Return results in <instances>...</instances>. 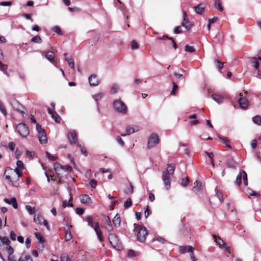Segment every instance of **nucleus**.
<instances>
[{
    "label": "nucleus",
    "mask_w": 261,
    "mask_h": 261,
    "mask_svg": "<svg viewBox=\"0 0 261 261\" xmlns=\"http://www.w3.org/2000/svg\"><path fill=\"white\" fill-rule=\"evenodd\" d=\"M61 261H71V259L68 255L62 254L61 255Z\"/></svg>",
    "instance_id": "44"
},
{
    "label": "nucleus",
    "mask_w": 261,
    "mask_h": 261,
    "mask_svg": "<svg viewBox=\"0 0 261 261\" xmlns=\"http://www.w3.org/2000/svg\"><path fill=\"white\" fill-rule=\"evenodd\" d=\"M26 210L30 215H32L35 213V210L34 207H32L30 205H27L25 206Z\"/></svg>",
    "instance_id": "38"
},
{
    "label": "nucleus",
    "mask_w": 261,
    "mask_h": 261,
    "mask_svg": "<svg viewBox=\"0 0 261 261\" xmlns=\"http://www.w3.org/2000/svg\"><path fill=\"white\" fill-rule=\"evenodd\" d=\"M16 165L17 167L16 168H18L19 170H22L24 168V165L21 161H17Z\"/></svg>",
    "instance_id": "50"
},
{
    "label": "nucleus",
    "mask_w": 261,
    "mask_h": 261,
    "mask_svg": "<svg viewBox=\"0 0 261 261\" xmlns=\"http://www.w3.org/2000/svg\"><path fill=\"white\" fill-rule=\"evenodd\" d=\"M194 248L191 246H181L180 248V252L181 253H185L187 252H190L191 251H193Z\"/></svg>",
    "instance_id": "23"
},
{
    "label": "nucleus",
    "mask_w": 261,
    "mask_h": 261,
    "mask_svg": "<svg viewBox=\"0 0 261 261\" xmlns=\"http://www.w3.org/2000/svg\"><path fill=\"white\" fill-rule=\"evenodd\" d=\"M53 31L57 33V34L61 35V30L60 27L58 25H56L52 29Z\"/></svg>",
    "instance_id": "55"
},
{
    "label": "nucleus",
    "mask_w": 261,
    "mask_h": 261,
    "mask_svg": "<svg viewBox=\"0 0 261 261\" xmlns=\"http://www.w3.org/2000/svg\"><path fill=\"white\" fill-rule=\"evenodd\" d=\"M54 169L56 173L61 176L67 175L68 172L71 171L72 169L70 166H63L58 163L54 164Z\"/></svg>",
    "instance_id": "3"
},
{
    "label": "nucleus",
    "mask_w": 261,
    "mask_h": 261,
    "mask_svg": "<svg viewBox=\"0 0 261 261\" xmlns=\"http://www.w3.org/2000/svg\"><path fill=\"white\" fill-rule=\"evenodd\" d=\"M0 111L5 116H7V112L3 103L0 101Z\"/></svg>",
    "instance_id": "47"
},
{
    "label": "nucleus",
    "mask_w": 261,
    "mask_h": 261,
    "mask_svg": "<svg viewBox=\"0 0 261 261\" xmlns=\"http://www.w3.org/2000/svg\"><path fill=\"white\" fill-rule=\"evenodd\" d=\"M109 240L111 244L114 247L116 248L119 243V240L117 236L113 233H111L109 236Z\"/></svg>",
    "instance_id": "11"
},
{
    "label": "nucleus",
    "mask_w": 261,
    "mask_h": 261,
    "mask_svg": "<svg viewBox=\"0 0 261 261\" xmlns=\"http://www.w3.org/2000/svg\"><path fill=\"white\" fill-rule=\"evenodd\" d=\"M81 202L83 204H90L91 202V198L87 195H83L80 198Z\"/></svg>",
    "instance_id": "18"
},
{
    "label": "nucleus",
    "mask_w": 261,
    "mask_h": 261,
    "mask_svg": "<svg viewBox=\"0 0 261 261\" xmlns=\"http://www.w3.org/2000/svg\"><path fill=\"white\" fill-rule=\"evenodd\" d=\"M89 185L92 188H95L97 186V181L95 179H91L89 181Z\"/></svg>",
    "instance_id": "56"
},
{
    "label": "nucleus",
    "mask_w": 261,
    "mask_h": 261,
    "mask_svg": "<svg viewBox=\"0 0 261 261\" xmlns=\"http://www.w3.org/2000/svg\"><path fill=\"white\" fill-rule=\"evenodd\" d=\"M95 231L96 233L97 238L100 242L103 241L102 234L99 228H94Z\"/></svg>",
    "instance_id": "29"
},
{
    "label": "nucleus",
    "mask_w": 261,
    "mask_h": 261,
    "mask_svg": "<svg viewBox=\"0 0 261 261\" xmlns=\"http://www.w3.org/2000/svg\"><path fill=\"white\" fill-rule=\"evenodd\" d=\"M193 24L190 22L188 19V15L186 12H183V20L181 23V25L185 27L188 31H189L192 27L193 26Z\"/></svg>",
    "instance_id": "7"
},
{
    "label": "nucleus",
    "mask_w": 261,
    "mask_h": 261,
    "mask_svg": "<svg viewBox=\"0 0 261 261\" xmlns=\"http://www.w3.org/2000/svg\"><path fill=\"white\" fill-rule=\"evenodd\" d=\"M104 96V94L101 92H99L98 93H96L95 94H94L92 96V97L95 101H98V100H100L102 98V97Z\"/></svg>",
    "instance_id": "33"
},
{
    "label": "nucleus",
    "mask_w": 261,
    "mask_h": 261,
    "mask_svg": "<svg viewBox=\"0 0 261 261\" xmlns=\"http://www.w3.org/2000/svg\"><path fill=\"white\" fill-rule=\"evenodd\" d=\"M89 83L90 86H95L98 85L99 82L97 76L95 75H91L88 79Z\"/></svg>",
    "instance_id": "15"
},
{
    "label": "nucleus",
    "mask_w": 261,
    "mask_h": 261,
    "mask_svg": "<svg viewBox=\"0 0 261 261\" xmlns=\"http://www.w3.org/2000/svg\"><path fill=\"white\" fill-rule=\"evenodd\" d=\"M216 196L221 202H222L223 201L222 194L220 192H219V191L217 192Z\"/></svg>",
    "instance_id": "61"
},
{
    "label": "nucleus",
    "mask_w": 261,
    "mask_h": 261,
    "mask_svg": "<svg viewBox=\"0 0 261 261\" xmlns=\"http://www.w3.org/2000/svg\"><path fill=\"white\" fill-rule=\"evenodd\" d=\"M36 238L39 240V242L41 243L44 242L45 240L43 237L42 236L40 233L36 232L35 233Z\"/></svg>",
    "instance_id": "41"
},
{
    "label": "nucleus",
    "mask_w": 261,
    "mask_h": 261,
    "mask_svg": "<svg viewBox=\"0 0 261 261\" xmlns=\"http://www.w3.org/2000/svg\"><path fill=\"white\" fill-rule=\"evenodd\" d=\"M253 122L257 125H261V117L259 115H256L252 118Z\"/></svg>",
    "instance_id": "32"
},
{
    "label": "nucleus",
    "mask_w": 261,
    "mask_h": 261,
    "mask_svg": "<svg viewBox=\"0 0 261 261\" xmlns=\"http://www.w3.org/2000/svg\"><path fill=\"white\" fill-rule=\"evenodd\" d=\"M119 89V86L117 84H114L112 86V87H111V93H116L118 92V90Z\"/></svg>",
    "instance_id": "42"
},
{
    "label": "nucleus",
    "mask_w": 261,
    "mask_h": 261,
    "mask_svg": "<svg viewBox=\"0 0 261 261\" xmlns=\"http://www.w3.org/2000/svg\"><path fill=\"white\" fill-rule=\"evenodd\" d=\"M160 141L159 135L156 133H152L148 139L147 148L148 149L155 147Z\"/></svg>",
    "instance_id": "5"
},
{
    "label": "nucleus",
    "mask_w": 261,
    "mask_h": 261,
    "mask_svg": "<svg viewBox=\"0 0 261 261\" xmlns=\"http://www.w3.org/2000/svg\"><path fill=\"white\" fill-rule=\"evenodd\" d=\"M116 140L121 146H123L124 145V142L120 136H118L116 137Z\"/></svg>",
    "instance_id": "57"
},
{
    "label": "nucleus",
    "mask_w": 261,
    "mask_h": 261,
    "mask_svg": "<svg viewBox=\"0 0 261 261\" xmlns=\"http://www.w3.org/2000/svg\"><path fill=\"white\" fill-rule=\"evenodd\" d=\"M242 178H243L242 171L241 173H240L239 175H238L236 178V182L238 185H241L242 182Z\"/></svg>",
    "instance_id": "48"
},
{
    "label": "nucleus",
    "mask_w": 261,
    "mask_h": 261,
    "mask_svg": "<svg viewBox=\"0 0 261 261\" xmlns=\"http://www.w3.org/2000/svg\"><path fill=\"white\" fill-rule=\"evenodd\" d=\"M242 174H243V179L244 184L245 186H247L248 185L247 175L246 173L244 170L242 171Z\"/></svg>",
    "instance_id": "51"
},
{
    "label": "nucleus",
    "mask_w": 261,
    "mask_h": 261,
    "mask_svg": "<svg viewBox=\"0 0 261 261\" xmlns=\"http://www.w3.org/2000/svg\"><path fill=\"white\" fill-rule=\"evenodd\" d=\"M219 139L221 140H222V142L226 145L227 147H228L229 149L231 148V145L230 143V142L227 138H222L221 137H219Z\"/></svg>",
    "instance_id": "31"
},
{
    "label": "nucleus",
    "mask_w": 261,
    "mask_h": 261,
    "mask_svg": "<svg viewBox=\"0 0 261 261\" xmlns=\"http://www.w3.org/2000/svg\"><path fill=\"white\" fill-rule=\"evenodd\" d=\"M15 144L13 142H10L8 144V147L11 150L13 151L15 149Z\"/></svg>",
    "instance_id": "63"
},
{
    "label": "nucleus",
    "mask_w": 261,
    "mask_h": 261,
    "mask_svg": "<svg viewBox=\"0 0 261 261\" xmlns=\"http://www.w3.org/2000/svg\"><path fill=\"white\" fill-rule=\"evenodd\" d=\"M86 220L88 222V225L92 228H93V217L91 216H87L86 217Z\"/></svg>",
    "instance_id": "30"
},
{
    "label": "nucleus",
    "mask_w": 261,
    "mask_h": 261,
    "mask_svg": "<svg viewBox=\"0 0 261 261\" xmlns=\"http://www.w3.org/2000/svg\"><path fill=\"white\" fill-rule=\"evenodd\" d=\"M139 130V126L136 125H128L125 129L126 135H130Z\"/></svg>",
    "instance_id": "14"
},
{
    "label": "nucleus",
    "mask_w": 261,
    "mask_h": 261,
    "mask_svg": "<svg viewBox=\"0 0 261 261\" xmlns=\"http://www.w3.org/2000/svg\"><path fill=\"white\" fill-rule=\"evenodd\" d=\"M194 186L193 187L194 192L195 193H197V192H199V191H200L201 190V187H202L201 182L199 181L196 180L194 182Z\"/></svg>",
    "instance_id": "22"
},
{
    "label": "nucleus",
    "mask_w": 261,
    "mask_h": 261,
    "mask_svg": "<svg viewBox=\"0 0 261 261\" xmlns=\"http://www.w3.org/2000/svg\"><path fill=\"white\" fill-rule=\"evenodd\" d=\"M185 51L189 53H194L195 52V50L193 46L186 45L185 46Z\"/></svg>",
    "instance_id": "49"
},
{
    "label": "nucleus",
    "mask_w": 261,
    "mask_h": 261,
    "mask_svg": "<svg viewBox=\"0 0 261 261\" xmlns=\"http://www.w3.org/2000/svg\"><path fill=\"white\" fill-rule=\"evenodd\" d=\"M6 250L9 255H11L14 251L13 248L9 245L6 247Z\"/></svg>",
    "instance_id": "60"
},
{
    "label": "nucleus",
    "mask_w": 261,
    "mask_h": 261,
    "mask_svg": "<svg viewBox=\"0 0 261 261\" xmlns=\"http://www.w3.org/2000/svg\"><path fill=\"white\" fill-rule=\"evenodd\" d=\"M150 213V211L149 209L148 206H147L146 207V208L145 212H144V216H145V218H147L149 216Z\"/></svg>",
    "instance_id": "62"
},
{
    "label": "nucleus",
    "mask_w": 261,
    "mask_h": 261,
    "mask_svg": "<svg viewBox=\"0 0 261 261\" xmlns=\"http://www.w3.org/2000/svg\"><path fill=\"white\" fill-rule=\"evenodd\" d=\"M31 41L34 43H41L42 39L39 35H36L31 39Z\"/></svg>",
    "instance_id": "39"
},
{
    "label": "nucleus",
    "mask_w": 261,
    "mask_h": 261,
    "mask_svg": "<svg viewBox=\"0 0 261 261\" xmlns=\"http://www.w3.org/2000/svg\"><path fill=\"white\" fill-rule=\"evenodd\" d=\"M181 32V28L180 26L176 27L174 31V33L179 34Z\"/></svg>",
    "instance_id": "64"
},
{
    "label": "nucleus",
    "mask_w": 261,
    "mask_h": 261,
    "mask_svg": "<svg viewBox=\"0 0 261 261\" xmlns=\"http://www.w3.org/2000/svg\"><path fill=\"white\" fill-rule=\"evenodd\" d=\"M250 62L252 64V66L255 68L257 69L259 67V62L258 59L256 57H252L250 58Z\"/></svg>",
    "instance_id": "25"
},
{
    "label": "nucleus",
    "mask_w": 261,
    "mask_h": 261,
    "mask_svg": "<svg viewBox=\"0 0 261 261\" xmlns=\"http://www.w3.org/2000/svg\"><path fill=\"white\" fill-rule=\"evenodd\" d=\"M7 65L3 64L0 61V70H2L5 74L8 75V73L7 71Z\"/></svg>",
    "instance_id": "34"
},
{
    "label": "nucleus",
    "mask_w": 261,
    "mask_h": 261,
    "mask_svg": "<svg viewBox=\"0 0 261 261\" xmlns=\"http://www.w3.org/2000/svg\"><path fill=\"white\" fill-rule=\"evenodd\" d=\"M134 231L137 233V238L138 241L140 242H144L146 239V236L147 235V231L146 228L136 224H134Z\"/></svg>",
    "instance_id": "2"
},
{
    "label": "nucleus",
    "mask_w": 261,
    "mask_h": 261,
    "mask_svg": "<svg viewBox=\"0 0 261 261\" xmlns=\"http://www.w3.org/2000/svg\"><path fill=\"white\" fill-rule=\"evenodd\" d=\"M14 172L17 174L18 177L17 179H13V180H10V184L11 185L15 187H18L19 185V178L22 176V172H21V170H19L18 168H15L14 169Z\"/></svg>",
    "instance_id": "8"
},
{
    "label": "nucleus",
    "mask_w": 261,
    "mask_h": 261,
    "mask_svg": "<svg viewBox=\"0 0 261 261\" xmlns=\"http://www.w3.org/2000/svg\"><path fill=\"white\" fill-rule=\"evenodd\" d=\"M239 95L241 96V97L238 100L240 106L242 109H245L248 107L249 105V101L247 98L242 97L243 95L241 93H240Z\"/></svg>",
    "instance_id": "13"
},
{
    "label": "nucleus",
    "mask_w": 261,
    "mask_h": 261,
    "mask_svg": "<svg viewBox=\"0 0 261 261\" xmlns=\"http://www.w3.org/2000/svg\"><path fill=\"white\" fill-rule=\"evenodd\" d=\"M132 199L129 198L124 202L123 206L125 208H127L132 205Z\"/></svg>",
    "instance_id": "45"
},
{
    "label": "nucleus",
    "mask_w": 261,
    "mask_h": 261,
    "mask_svg": "<svg viewBox=\"0 0 261 261\" xmlns=\"http://www.w3.org/2000/svg\"><path fill=\"white\" fill-rule=\"evenodd\" d=\"M215 63L216 64H217L216 66L219 70H221L223 68V65H224L223 62L220 61V60H219L218 59H216V60H215Z\"/></svg>",
    "instance_id": "37"
},
{
    "label": "nucleus",
    "mask_w": 261,
    "mask_h": 261,
    "mask_svg": "<svg viewBox=\"0 0 261 261\" xmlns=\"http://www.w3.org/2000/svg\"><path fill=\"white\" fill-rule=\"evenodd\" d=\"M11 105L17 111L20 112L21 114H23L24 112L20 110V107L21 106L18 103V102L16 100H13L11 102Z\"/></svg>",
    "instance_id": "19"
},
{
    "label": "nucleus",
    "mask_w": 261,
    "mask_h": 261,
    "mask_svg": "<svg viewBox=\"0 0 261 261\" xmlns=\"http://www.w3.org/2000/svg\"><path fill=\"white\" fill-rule=\"evenodd\" d=\"M113 107L115 111L121 114H126L127 108L125 104L121 100H116L113 102Z\"/></svg>",
    "instance_id": "4"
},
{
    "label": "nucleus",
    "mask_w": 261,
    "mask_h": 261,
    "mask_svg": "<svg viewBox=\"0 0 261 261\" xmlns=\"http://www.w3.org/2000/svg\"><path fill=\"white\" fill-rule=\"evenodd\" d=\"M212 98L219 104L223 102V97L218 94H212Z\"/></svg>",
    "instance_id": "24"
},
{
    "label": "nucleus",
    "mask_w": 261,
    "mask_h": 261,
    "mask_svg": "<svg viewBox=\"0 0 261 261\" xmlns=\"http://www.w3.org/2000/svg\"><path fill=\"white\" fill-rule=\"evenodd\" d=\"M106 222H107V226L106 227L107 230L108 232H112L113 230V228L109 217H107Z\"/></svg>",
    "instance_id": "28"
},
{
    "label": "nucleus",
    "mask_w": 261,
    "mask_h": 261,
    "mask_svg": "<svg viewBox=\"0 0 261 261\" xmlns=\"http://www.w3.org/2000/svg\"><path fill=\"white\" fill-rule=\"evenodd\" d=\"M0 240L3 244L9 245L10 244V241L8 238L6 237H2L0 236Z\"/></svg>",
    "instance_id": "40"
},
{
    "label": "nucleus",
    "mask_w": 261,
    "mask_h": 261,
    "mask_svg": "<svg viewBox=\"0 0 261 261\" xmlns=\"http://www.w3.org/2000/svg\"><path fill=\"white\" fill-rule=\"evenodd\" d=\"M4 201L8 204H12L13 207L14 208H17V207H18L17 202L16 199L15 197H13L10 199L5 198V199H4Z\"/></svg>",
    "instance_id": "17"
},
{
    "label": "nucleus",
    "mask_w": 261,
    "mask_h": 261,
    "mask_svg": "<svg viewBox=\"0 0 261 261\" xmlns=\"http://www.w3.org/2000/svg\"><path fill=\"white\" fill-rule=\"evenodd\" d=\"M195 10L196 13L198 14H202L204 10V8L202 6V4H199L197 6L195 7Z\"/></svg>",
    "instance_id": "27"
},
{
    "label": "nucleus",
    "mask_w": 261,
    "mask_h": 261,
    "mask_svg": "<svg viewBox=\"0 0 261 261\" xmlns=\"http://www.w3.org/2000/svg\"><path fill=\"white\" fill-rule=\"evenodd\" d=\"M227 165L228 167L235 168L236 166V163L232 159H228L227 161Z\"/></svg>",
    "instance_id": "36"
},
{
    "label": "nucleus",
    "mask_w": 261,
    "mask_h": 261,
    "mask_svg": "<svg viewBox=\"0 0 261 261\" xmlns=\"http://www.w3.org/2000/svg\"><path fill=\"white\" fill-rule=\"evenodd\" d=\"M48 113L51 115V118L54 120L56 123H60L61 118L60 116L56 113L55 110L51 109L50 108L47 109Z\"/></svg>",
    "instance_id": "12"
},
{
    "label": "nucleus",
    "mask_w": 261,
    "mask_h": 261,
    "mask_svg": "<svg viewBox=\"0 0 261 261\" xmlns=\"http://www.w3.org/2000/svg\"><path fill=\"white\" fill-rule=\"evenodd\" d=\"M76 213L79 215H82L84 213V210L82 208L77 207L76 208Z\"/></svg>",
    "instance_id": "59"
},
{
    "label": "nucleus",
    "mask_w": 261,
    "mask_h": 261,
    "mask_svg": "<svg viewBox=\"0 0 261 261\" xmlns=\"http://www.w3.org/2000/svg\"><path fill=\"white\" fill-rule=\"evenodd\" d=\"M213 237L215 240V242L218 245H219L220 248H224L226 251L229 250V247L226 246L224 241L222 240L219 237L216 236L215 234H214Z\"/></svg>",
    "instance_id": "9"
},
{
    "label": "nucleus",
    "mask_w": 261,
    "mask_h": 261,
    "mask_svg": "<svg viewBox=\"0 0 261 261\" xmlns=\"http://www.w3.org/2000/svg\"><path fill=\"white\" fill-rule=\"evenodd\" d=\"M138 48V44L135 40H133L131 42L132 49H136Z\"/></svg>",
    "instance_id": "54"
},
{
    "label": "nucleus",
    "mask_w": 261,
    "mask_h": 261,
    "mask_svg": "<svg viewBox=\"0 0 261 261\" xmlns=\"http://www.w3.org/2000/svg\"><path fill=\"white\" fill-rule=\"evenodd\" d=\"M113 223L115 227H119L120 226L121 218L118 215H116L113 219Z\"/></svg>",
    "instance_id": "21"
},
{
    "label": "nucleus",
    "mask_w": 261,
    "mask_h": 261,
    "mask_svg": "<svg viewBox=\"0 0 261 261\" xmlns=\"http://www.w3.org/2000/svg\"><path fill=\"white\" fill-rule=\"evenodd\" d=\"M71 238H72V236H71L70 230L69 229L67 230L66 231V233H65V240L66 241H68L70 240L71 239Z\"/></svg>",
    "instance_id": "43"
},
{
    "label": "nucleus",
    "mask_w": 261,
    "mask_h": 261,
    "mask_svg": "<svg viewBox=\"0 0 261 261\" xmlns=\"http://www.w3.org/2000/svg\"><path fill=\"white\" fill-rule=\"evenodd\" d=\"M39 140L40 143H46L47 142V139L45 132L39 134L38 135Z\"/></svg>",
    "instance_id": "20"
},
{
    "label": "nucleus",
    "mask_w": 261,
    "mask_h": 261,
    "mask_svg": "<svg viewBox=\"0 0 261 261\" xmlns=\"http://www.w3.org/2000/svg\"><path fill=\"white\" fill-rule=\"evenodd\" d=\"M45 153L46 156L50 161H54L57 159V157L56 156L50 154L48 152H46Z\"/></svg>",
    "instance_id": "46"
},
{
    "label": "nucleus",
    "mask_w": 261,
    "mask_h": 261,
    "mask_svg": "<svg viewBox=\"0 0 261 261\" xmlns=\"http://www.w3.org/2000/svg\"><path fill=\"white\" fill-rule=\"evenodd\" d=\"M44 56L50 62H53L54 61L55 55L52 51H44Z\"/></svg>",
    "instance_id": "16"
},
{
    "label": "nucleus",
    "mask_w": 261,
    "mask_h": 261,
    "mask_svg": "<svg viewBox=\"0 0 261 261\" xmlns=\"http://www.w3.org/2000/svg\"><path fill=\"white\" fill-rule=\"evenodd\" d=\"M215 7L219 11L222 12L223 10V8L222 6V3L221 0H215Z\"/></svg>",
    "instance_id": "26"
},
{
    "label": "nucleus",
    "mask_w": 261,
    "mask_h": 261,
    "mask_svg": "<svg viewBox=\"0 0 261 261\" xmlns=\"http://www.w3.org/2000/svg\"><path fill=\"white\" fill-rule=\"evenodd\" d=\"M16 130L22 137H26L29 134V127L24 123H19L16 126Z\"/></svg>",
    "instance_id": "6"
},
{
    "label": "nucleus",
    "mask_w": 261,
    "mask_h": 261,
    "mask_svg": "<svg viewBox=\"0 0 261 261\" xmlns=\"http://www.w3.org/2000/svg\"><path fill=\"white\" fill-rule=\"evenodd\" d=\"M189 179L188 177H186L185 178H183L182 180H181V185L184 186V187H186L189 184Z\"/></svg>",
    "instance_id": "53"
},
{
    "label": "nucleus",
    "mask_w": 261,
    "mask_h": 261,
    "mask_svg": "<svg viewBox=\"0 0 261 261\" xmlns=\"http://www.w3.org/2000/svg\"><path fill=\"white\" fill-rule=\"evenodd\" d=\"M11 5L12 2L11 1L0 2V5L2 6H11Z\"/></svg>",
    "instance_id": "58"
},
{
    "label": "nucleus",
    "mask_w": 261,
    "mask_h": 261,
    "mask_svg": "<svg viewBox=\"0 0 261 261\" xmlns=\"http://www.w3.org/2000/svg\"><path fill=\"white\" fill-rule=\"evenodd\" d=\"M65 61L67 62L69 66L71 68L73 69L74 67V60L72 58H65Z\"/></svg>",
    "instance_id": "35"
},
{
    "label": "nucleus",
    "mask_w": 261,
    "mask_h": 261,
    "mask_svg": "<svg viewBox=\"0 0 261 261\" xmlns=\"http://www.w3.org/2000/svg\"><path fill=\"white\" fill-rule=\"evenodd\" d=\"M36 130L38 133V135L42 133L45 132L44 129L41 127V126L38 124H36Z\"/></svg>",
    "instance_id": "52"
},
{
    "label": "nucleus",
    "mask_w": 261,
    "mask_h": 261,
    "mask_svg": "<svg viewBox=\"0 0 261 261\" xmlns=\"http://www.w3.org/2000/svg\"><path fill=\"white\" fill-rule=\"evenodd\" d=\"M175 166L174 164H168L166 170L162 173V179L167 190L170 188L171 179L170 175H173L175 171Z\"/></svg>",
    "instance_id": "1"
},
{
    "label": "nucleus",
    "mask_w": 261,
    "mask_h": 261,
    "mask_svg": "<svg viewBox=\"0 0 261 261\" xmlns=\"http://www.w3.org/2000/svg\"><path fill=\"white\" fill-rule=\"evenodd\" d=\"M67 138L71 144H75L77 142V136L74 130H71L67 135Z\"/></svg>",
    "instance_id": "10"
}]
</instances>
